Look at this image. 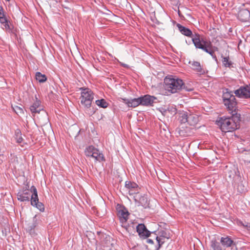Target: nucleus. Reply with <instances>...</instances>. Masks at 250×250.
<instances>
[{
  "label": "nucleus",
  "mask_w": 250,
  "mask_h": 250,
  "mask_svg": "<svg viewBox=\"0 0 250 250\" xmlns=\"http://www.w3.org/2000/svg\"><path fill=\"white\" fill-rule=\"evenodd\" d=\"M192 41L197 48L201 49L208 53L212 57L216 58L214 53L217 50V48L213 46L210 41L203 40L198 34H195L193 36Z\"/></svg>",
  "instance_id": "nucleus-1"
},
{
  "label": "nucleus",
  "mask_w": 250,
  "mask_h": 250,
  "mask_svg": "<svg viewBox=\"0 0 250 250\" xmlns=\"http://www.w3.org/2000/svg\"><path fill=\"white\" fill-rule=\"evenodd\" d=\"M222 98L223 103L229 113L233 116L236 115L237 104L235 96L233 95L232 92L229 91L228 89H226L223 91Z\"/></svg>",
  "instance_id": "nucleus-2"
},
{
  "label": "nucleus",
  "mask_w": 250,
  "mask_h": 250,
  "mask_svg": "<svg viewBox=\"0 0 250 250\" xmlns=\"http://www.w3.org/2000/svg\"><path fill=\"white\" fill-rule=\"evenodd\" d=\"M165 88L172 93L177 92L182 88L184 83L181 79L172 76H167L164 80Z\"/></svg>",
  "instance_id": "nucleus-3"
},
{
  "label": "nucleus",
  "mask_w": 250,
  "mask_h": 250,
  "mask_svg": "<svg viewBox=\"0 0 250 250\" xmlns=\"http://www.w3.org/2000/svg\"><path fill=\"white\" fill-rule=\"evenodd\" d=\"M218 125L223 132H231L236 128V124L231 118H224L220 119Z\"/></svg>",
  "instance_id": "nucleus-4"
},
{
  "label": "nucleus",
  "mask_w": 250,
  "mask_h": 250,
  "mask_svg": "<svg viewBox=\"0 0 250 250\" xmlns=\"http://www.w3.org/2000/svg\"><path fill=\"white\" fill-rule=\"evenodd\" d=\"M81 103L82 105L86 108L91 106L92 100L94 99L93 93L88 88H81Z\"/></svg>",
  "instance_id": "nucleus-5"
},
{
  "label": "nucleus",
  "mask_w": 250,
  "mask_h": 250,
  "mask_svg": "<svg viewBox=\"0 0 250 250\" xmlns=\"http://www.w3.org/2000/svg\"><path fill=\"white\" fill-rule=\"evenodd\" d=\"M31 192L32 193L30 199L31 205L36 207L40 211H44V205L39 201L37 190L35 186H32L31 187Z\"/></svg>",
  "instance_id": "nucleus-6"
},
{
  "label": "nucleus",
  "mask_w": 250,
  "mask_h": 250,
  "mask_svg": "<svg viewBox=\"0 0 250 250\" xmlns=\"http://www.w3.org/2000/svg\"><path fill=\"white\" fill-rule=\"evenodd\" d=\"M236 96L241 98H250V84L241 86L234 91Z\"/></svg>",
  "instance_id": "nucleus-7"
},
{
  "label": "nucleus",
  "mask_w": 250,
  "mask_h": 250,
  "mask_svg": "<svg viewBox=\"0 0 250 250\" xmlns=\"http://www.w3.org/2000/svg\"><path fill=\"white\" fill-rule=\"evenodd\" d=\"M170 238L169 234L167 233L165 230L160 231L159 232V236L156 238L158 246L156 247V250H159L161 246L165 242L166 239H168Z\"/></svg>",
  "instance_id": "nucleus-8"
},
{
  "label": "nucleus",
  "mask_w": 250,
  "mask_h": 250,
  "mask_svg": "<svg viewBox=\"0 0 250 250\" xmlns=\"http://www.w3.org/2000/svg\"><path fill=\"white\" fill-rule=\"evenodd\" d=\"M35 99L36 100L30 107V110L34 116L36 113H39L41 111H43L45 114V112L43 110V107L41 104V101L38 99L36 96Z\"/></svg>",
  "instance_id": "nucleus-9"
},
{
  "label": "nucleus",
  "mask_w": 250,
  "mask_h": 250,
  "mask_svg": "<svg viewBox=\"0 0 250 250\" xmlns=\"http://www.w3.org/2000/svg\"><path fill=\"white\" fill-rule=\"evenodd\" d=\"M31 193V189L30 190L27 188L23 189L18 193L17 198L21 202L29 201Z\"/></svg>",
  "instance_id": "nucleus-10"
},
{
  "label": "nucleus",
  "mask_w": 250,
  "mask_h": 250,
  "mask_svg": "<svg viewBox=\"0 0 250 250\" xmlns=\"http://www.w3.org/2000/svg\"><path fill=\"white\" fill-rule=\"evenodd\" d=\"M134 198L135 202H137L139 205L144 207L145 208L148 207V201L146 195L138 194L134 196Z\"/></svg>",
  "instance_id": "nucleus-11"
},
{
  "label": "nucleus",
  "mask_w": 250,
  "mask_h": 250,
  "mask_svg": "<svg viewBox=\"0 0 250 250\" xmlns=\"http://www.w3.org/2000/svg\"><path fill=\"white\" fill-rule=\"evenodd\" d=\"M125 188L128 189L129 195H136L139 193V188L137 184L134 182H126Z\"/></svg>",
  "instance_id": "nucleus-12"
},
{
  "label": "nucleus",
  "mask_w": 250,
  "mask_h": 250,
  "mask_svg": "<svg viewBox=\"0 0 250 250\" xmlns=\"http://www.w3.org/2000/svg\"><path fill=\"white\" fill-rule=\"evenodd\" d=\"M238 19L242 22H246L250 19V12L246 9H242L238 13Z\"/></svg>",
  "instance_id": "nucleus-13"
},
{
  "label": "nucleus",
  "mask_w": 250,
  "mask_h": 250,
  "mask_svg": "<svg viewBox=\"0 0 250 250\" xmlns=\"http://www.w3.org/2000/svg\"><path fill=\"white\" fill-rule=\"evenodd\" d=\"M189 63L191 64V68L196 71L200 75L206 73V70L204 69L200 63L196 61H190Z\"/></svg>",
  "instance_id": "nucleus-14"
},
{
  "label": "nucleus",
  "mask_w": 250,
  "mask_h": 250,
  "mask_svg": "<svg viewBox=\"0 0 250 250\" xmlns=\"http://www.w3.org/2000/svg\"><path fill=\"white\" fill-rule=\"evenodd\" d=\"M140 99L141 100V104L146 106L152 105L154 100H156L155 97L149 95H146L143 97H141Z\"/></svg>",
  "instance_id": "nucleus-15"
},
{
  "label": "nucleus",
  "mask_w": 250,
  "mask_h": 250,
  "mask_svg": "<svg viewBox=\"0 0 250 250\" xmlns=\"http://www.w3.org/2000/svg\"><path fill=\"white\" fill-rule=\"evenodd\" d=\"M129 212L127 210L124 208H121L118 210V216L121 222L125 223L128 219Z\"/></svg>",
  "instance_id": "nucleus-16"
},
{
  "label": "nucleus",
  "mask_w": 250,
  "mask_h": 250,
  "mask_svg": "<svg viewBox=\"0 0 250 250\" xmlns=\"http://www.w3.org/2000/svg\"><path fill=\"white\" fill-rule=\"evenodd\" d=\"M199 116L196 114L188 112V123L190 125H195L198 122Z\"/></svg>",
  "instance_id": "nucleus-17"
},
{
  "label": "nucleus",
  "mask_w": 250,
  "mask_h": 250,
  "mask_svg": "<svg viewBox=\"0 0 250 250\" xmlns=\"http://www.w3.org/2000/svg\"><path fill=\"white\" fill-rule=\"evenodd\" d=\"M124 102L128 107H136L141 104V100L140 97L129 100L124 99Z\"/></svg>",
  "instance_id": "nucleus-18"
},
{
  "label": "nucleus",
  "mask_w": 250,
  "mask_h": 250,
  "mask_svg": "<svg viewBox=\"0 0 250 250\" xmlns=\"http://www.w3.org/2000/svg\"><path fill=\"white\" fill-rule=\"evenodd\" d=\"M137 231L141 236L148 237L150 234L149 231L147 230L145 226L143 224H139L137 226Z\"/></svg>",
  "instance_id": "nucleus-19"
},
{
  "label": "nucleus",
  "mask_w": 250,
  "mask_h": 250,
  "mask_svg": "<svg viewBox=\"0 0 250 250\" xmlns=\"http://www.w3.org/2000/svg\"><path fill=\"white\" fill-rule=\"evenodd\" d=\"M221 58L223 65L225 67H228L229 68H231L233 67V63L230 60L229 57V56L224 57L223 56H222Z\"/></svg>",
  "instance_id": "nucleus-20"
},
{
  "label": "nucleus",
  "mask_w": 250,
  "mask_h": 250,
  "mask_svg": "<svg viewBox=\"0 0 250 250\" xmlns=\"http://www.w3.org/2000/svg\"><path fill=\"white\" fill-rule=\"evenodd\" d=\"M98 151V149L93 146H90L87 147L84 150V154L87 157H92L94 155V153Z\"/></svg>",
  "instance_id": "nucleus-21"
},
{
  "label": "nucleus",
  "mask_w": 250,
  "mask_h": 250,
  "mask_svg": "<svg viewBox=\"0 0 250 250\" xmlns=\"http://www.w3.org/2000/svg\"><path fill=\"white\" fill-rule=\"evenodd\" d=\"M177 26L182 34L187 37H191L192 36V31L189 29L184 27L180 24H178Z\"/></svg>",
  "instance_id": "nucleus-22"
},
{
  "label": "nucleus",
  "mask_w": 250,
  "mask_h": 250,
  "mask_svg": "<svg viewBox=\"0 0 250 250\" xmlns=\"http://www.w3.org/2000/svg\"><path fill=\"white\" fill-rule=\"evenodd\" d=\"M221 243L223 246L226 247H230L233 243V241L229 237H222Z\"/></svg>",
  "instance_id": "nucleus-23"
},
{
  "label": "nucleus",
  "mask_w": 250,
  "mask_h": 250,
  "mask_svg": "<svg viewBox=\"0 0 250 250\" xmlns=\"http://www.w3.org/2000/svg\"><path fill=\"white\" fill-rule=\"evenodd\" d=\"M96 161L102 162L104 161V155L101 153L99 149L97 152L94 153V155L92 157Z\"/></svg>",
  "instance_id": "nucleus-24"
},
{
  "label": "nucleus",
  "mask_w": 250,
  "mask_h": 250,
  "mask_svg": "<svg viewBox=\"0 0 250 250\" xmlns=\"http://www.w3.org/2000/svg\"><path fill=\"white\" fill-rule=\"evenodd\" d=\"M188 112H183L179 115V120L181 123H188Z\"/></svg>",
  "instance_id": "nucleus-25"
},
{
  "label": "nucleus",
  "mask_w": 250,
  "mask_h": 250,
  "mask_svg": "<svg viewBox=\"0 0 250 250\" xmlns=\"http://www.w3.org/2000/svg\"><path fill=\"white\" fill-rule=\"evenodd\" d=\"M36 79L40 83H43L47 80L46 76L44 74H42L39 72H38L36 73Z\"/></svg>",
  "instance_id": "nucleus-26"
},
{
  "label": "nucleus",
  "mask_w": 250,
  "mask_h": 250,
  "mask_svg": "<svg viewBox=\"0 0 250 250\" xmlns=\"http://www.w3.org/2000/svg\"><path fill=\"white\" fill-rule=\"evenodd\" d=\"M210 250H222L220 244L215 240L211 242Z\"/></svg>",
  "instance_id": "nucleus-27"
},
{
  "label": "nucleus",
  "mask_w": 250,
  "mask_h": 250,
  "mask_svg": "<svg viewBox=\"0 0 250 250\" xmlns=\"http://www.w3.org/2000/svg\"><path fill=\"white\" fill-rule=\"evenodd\" d=\"M37 220L36 219V216H35L33 219V224L32 225H29L27 227V229L29 231L30 234H32V232H34V229L37 226Z\"/></svg>",
  "instance_id": "nucleus-28"
},
{
  "label": "nucleus",
  "mask_w": 250,
  "mask_h": 250,
  "mask_svg": "<svg viewBox=\"0 0 250 250\" xmlns=\"http://www.w3.org/2000/svg\"><path fill=\"white\" fill-rule=\"evenodd\" d=\"M96 104L98 106L102 108H106L108 106V104L104 99L96 101Z\"/></svg>",
  "instance_id": "nucleus-29"
},
{
  "label": "nucleus",
  "mask_w": 250,
  "mask_h": 250,
  "mask_svg": "<svg viewBox=\"0 0 250 250\" xmlns=\"http://www.w3.org/2000/svg\"><path fill=\"white\" fill-rule=\"evenodd\" d=\"M15 135L17 143H21L22 142L23 139L21 137V133L19 129L16 130Z\"/></svg>",
  "instance_id": "nucleus-30"
},
{
  "label": "nucleus",
  "mask_w": 250,
  "mask_h": 250,
  "mask_svg": "<svg viewBox=\"0 0 250 250\" xmlns=\"http://www.w3.org/2000/svg\"><path fill=\"white\" fill-rule=\"evenodd\" d=\"M2 24L4 26V28L6 31L11 32L13 28V26L11 24L10 21H6V22L4 23H2Z\"/></svg>",
  "instance_id": "nucleus-31"
},
{
  "label": "nucleus",
  "mask_w": 250,
  "mask_h": 250,
  "mask_svg": "<svg viewBox=\"0 0 250 250\" xmlns=\"http://www.w3.org/2000/svg\"><path fill=\"white\" fill-rule=\"evenodd\" d=\"M13 109L18 115H20L23 113L22 108L19 106L16 105L14 107H13Z\"/></svg>",
  "instance_id": "nucleus-32"
},
{
  "label": "nucleus",
  "mask_w": 250,
  "mask_h": 250,
  "mask_svg": "<svg viewBox=\"0 0 250 250\" xmlns=\"http://www.w3.org/2000/svg\"><path fill=\"white\" fill-rule=\"evenodd\" d=\"M8 20L6 17V16H3V17H1L0 18V22L2 23H4L5 22H6V21H7Z\"/></svg>",
  "instance_id": "nucleus-33"
},
{
  "label": "nucleus",
  "mask_w": 250,
  "mask_h": 250,
  "mask_svg": "<svg viewBox=\"0 0 250 250\" xmlns=\"http://www.w3.org/2000/svg\"><path fill=\"white\" fill-rule=\"evenodd\" d=\"M5 16L3 9L2 6L0 5V18Z\"/></svg>",
  "instance_id": "nucleus-34"
},
{
  "label": "nucleus",
  "mask_w": 250,
  "mask_h": 250,
  "mask_svg": "<svg viewBox=\"0 0 250 250\" xmlns=\"http://www.w3.org/2000/svg\"><path fill=\"white\" fill-rule=\"evenodd\" d=\"M121 65L122 66H123L124 67H126V68L128 67V66L127 64H124V63H121Z\"/></svg>",
  "instance_id": "nucleus-35"
},
{
  "label": "nucleus",
  "mask_w": 250,
  "mask_h": 250,
  "mask_svg": "<svg viewBox=\"0 0 250 250\" xmlns=\"http://www.w3.org/2000/svg\"><path fill=\"white\" fill-rule=\"evenodd\" d=\"M147 242L149 243H153V241L151 239H148Z\"/></svg>",
  "instance_id": "nucleus-36"
},
{
  "label": "nucleus",
  "mask_w": 250,
  "mask_h": 250,
  "mask_svg": "<svg viewBox=\"0 0 250 250\" xmlns=\"http://www.w3.org/2000/svg\"><path fill=\"white\" fill-rule=\"evenodd\" d=\"M6 0V1H10V0Z\"/></svg>",
  "instance_id": "nucleus-37"
}]
</instances>
